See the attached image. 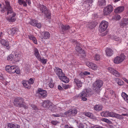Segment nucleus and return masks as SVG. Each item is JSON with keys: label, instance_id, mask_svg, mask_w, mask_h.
Masks as SVG:
<instances>
[{"label": "nucleus", "instance_id": "obj_1", "mask_svg": "<svg viewBox=\"0 0 128 128\" xmlns=\"http://www.w3.org/2000/svg\"><path fill=\"white\" fill-rule=\"evenodd\" d=\"M14 105L16 106L23 107L25 109L28 108L27 105L24 104V99L20 97L16 98L14 100Z\"/></svg>", "mask_w": 128, "mask_h": 128}, {"label": "nucleus", "instance_id": "obj_2", "mask_svg": "<svg viewBox=\"0 0 128 128\" xmlns=\"http://www.w3.org/2000/svg\"><path fill=\"white\" fill-rule=\"evenodd\" d=\"M102 116L105 117H113L119 119H123L124 118L121 115H120L118 114H116L112 112L106 111L102 112L101 114Z\"/></svg>", "mask_w": 128, "mask_h": 128}, {"label": "nucleus", "instance_id": "obj_3", "mask_svg": "<svg viewBox=\"0 0 128 128\" xmlns=\"http://www.w3.org/2000/svg\"><path fill=\"white\" fill-rule=\"evenodd\" d=\"M103 81L100 80H96L93 84V88L94 91L96 92H100V88L103 86Z\"/></svg>", "mask_w": 128, "mask_h": 128}, {"label": "nucleus", "instance_id": "obj_4", "mask_svg": "<svg viewBox=\"0 0 128 128\" xmlns=\"http://www.w3.org/2000/svg\"><path fill=\"white\" fill-rule=\"evenodd\" d=\"M38 7L41 11L42 13L44 14L46 18L48 19L50 18L51 13L45 6L40 4Z\"/></svg>", "mask_w": 128, "mask_h": 128}, {"label": "nucleus", "instance_id": "obj_5", "mask_svg": "<svg viewBox=\"0 0 128 128\" xmlns=\"http://www.w3.org/2000/svg\"><path fill=\"white\" fill-rule=\"evenodd\" d=\"M91 92L90 90L85 89L80 93L78 95V97L82 98V100L83 101H86L87 99L86 97H88L90 95Z\"/></svg>", "mask_w": 128, "mask_h": 128}, {"label": "nucleus", "instance_id": "obj_6", "mask_svg": "<svg viewBox=\"0 0 128 128\" xmlns=\"http://www.w3.org/2000/svg\"><path fill=\"white\" fill-rule=\"evenodd\" d=\"M7 14L9 16L6 18V20L9 22H13L16 20V14L14 12L13 10L7 12Z\"/></svg>", "mask_w": 128, "mask_h": 128}, {"label": "nucleus", "instance_id": "obj_7", "mask_svg": "<svg viewBox=\"0 0 128 128\" xmlns=\"http://www.w3.org/2000/svg\"><path fill=\"white\" fill-rule=\"evenodd\" d=\"M36 94L40 98H44L46 97L48 93L46 90L39 88L36 92Z\"/></svg>", "mask_w": 128, "mask_h": 128}, {"label": "nucleus", "instance_id": "obj_8", "mask_svg": "<svg viewBox=\"0 0 128 128\" xmlns=\"http://www.w3.org/2000/svg\"><path fill=\"white\" fill-rule=\"evenodd\" d=\"M42 106L45 108H49L52 110V108L55 107L54 105L49 100H44L42 104Z\"/></svg>", "mask_w": 128, "mask_h": 128}, {"label": "nucleus", "instance_id": "obj_9", "mask_svg": "<svg viewBox=\"0 0 128 128\" xmlns=\"http://www.w3.org/2000/svg\"><path fill=\"white\" fill-rule=\"evenodd\" d=\"M125 56L124 54H121L120 56L115 58L114 60V63L116 64H119L122 62L125 59Z\"/></svg>", "mask_w": 128, "mask_h": 128}, {"label": "nucleus", "instance_id": "obj_10", "mask_svg": "<svg viewBox=\"0 0 128 128\" xmlns=\"http://www.w3.org/2000/svg\"><path fill=\"white\" fill-rule=\"evenodd\" d=\"M113 10V7L110 5L107 6L104 8L103 10V13L104 15H109L112 12Z\"/></svg>", "mask_w": 128, "mask_h": 128}, {"label": "nucleus", "instance_id": "obj_11", "mask_svg": "<svg viewBox=\"0 0 128 128\" xmlns=\"http://www.w3.org/2000/svg\"><path fill=\"white\" fill-rule=\"evenodd\" d=\"M74 42L77 43L75 50L78 53L80 54L82 56H86L85 54V52L84 50H83L82 48H80V44L78 43V42H77V41L76 40H74Z\"/></svg>", "mask_w": 128, "mask_h": 128}, {"label": "nucleus", "instance_id": "obj_12", "mask_svg": "<svg viewBox=\"0 0 128 128\" xmlns=\"http://www.w3.org/2000/svg\"><path fill=\"white\" fill-rule=\"evenodd\" d=\"M108 26V22H107L103 20L102 21L100 25L101 32H103L105 31L107 29Z\"/></svg>", "mask_w": 128, "mask_h": 128}, {"label": "nucleus", "instance_id": "obj_13", "mask_svg": "<svg viewBox=\"0 0 128 128\" xmlns=\"http://www.w3.org/2000/svg\"><path fill=\"white\" fill-rule=\"evenodd\" d=\"M54 70V72L59 78L62 76L64 75V74L62 70L58 67H55Z\"/></svg>", "mask_w": 128, "mask_h": 128}, {"label": "nucleus", "instance_id": "obj_14", "mask_svg": "<svg viewBox=\"0 0 128 128\" xmlns=\"http://www.w3.org/2000/svg\"><path fill=\"white\" fill-rule=\"evenodd\" d=\"M18 2L20 5H22L24 7L27 6V4L29 6L31 4L30 0H18Z\"/></svg>", "mask_w": 128, "mask_h": 128}, {"label": "nucleus", "instance_id": "obj_15", "mask_svg": "<svg viewBox=\"0 0 128 128\" xmlns=\"http://www.w3.org/2000/svg\"><path fill=\"white\" fill-rule=\"evenodd\" d=\"M77 110L75 108L70 109L67 112H66L67 115L69 116H74L77 113Z\"/></svg>", "mask_w": 128, "mask_h": 128}, {"label": "nucleus", "instance_id": "obj_16", "mask_svg": "<svg viewBox=\"0 0 128 128\" xmlns=\"http://www.w3.org/2000/svg\"><path fill=\"white\" fill-rule=\"evenodd\" d=\"M108 70L110 72L113 74L116 77H119L121 76L120 73L112 68H108Z\"/></svg>", "mask_w": 128, "mask_h": 128}, {"label": "nucleus", "instance_id": "obj_17", "mask_svg": "<svg viewBox=\"0 0 128 128\" xmlns=\"http://www.w3.org/2000/svg\"><path fill=\"white\" fill-rule=\"evenodd\" d=\"M40 37L42 39L46 40L48 39L50 37L49 32L46 31L40 33Z\"/></svg>", "mask_w": 128, "mask_h": 128}, {"label": "nucleus", "instance_id": "obj_18", "mask_svg": "<svg viewBox=\"0 0 128 128\" xmlns=\"http://www.w3.org/2000/svg\"><path fill=\"white\" fill-rule=\"evenodd\" d=\"M61 29L60 30L62 34H64V32H66L67 30H68L71 28L70 26L68 25H64L62 24H60Z\"/></svg>", "mask_w": 128, "mask_h": 128}, {"label": "nucleus", "instance_id": "obj_19", "mask_svg": "<svg viewBox=\"0 0 128 128\" xmlns=\"http://www.w3.org/2000/svg\"><path fill=\"white\" fill-rule=\"evenodd\" d=\"M14 66H11L10 65L6 66L5 67L6 70L10 73H14L15 69Z\"/></svg>", "mask_w": 128, "mask_h": 128}, {"label": "nucleus", "instance_id": "obj_20", "mask_svg": "<svg viewBox=\"0 0 128 128\" xmlns=\"http://www.w3.org/2000/svg\"><path fill=\"white\" fill-rule=\"evenodd\" d=\"M86 64L87 66L92 70H96L97 69V66L96 65L92 62H87Z\"/></svg>", "mask_w": 128, "mask_h": 128}, {"label": "nucleus", "instance_id": "obj_21", "mask_svg": "<svg viewBox=\"0 0 128 128\" xmlns=\"http://www.w3.org/2000/svg\"><path fill=\"white\" fill-rule=\"evenodd\" d=\"M0 42L2 45L5 46H6V48L8 50H9L10 47L9 46V42L8 41L4 40L1 39L0 40Z\"/></svg>", "mask_w": 128, "mask_h": 128}, {"label": "nucleus", "instance_id": "obj_22", "mask_svg": "<svg viewBox=\"0 0 128 128\" xmlns=\"http://www.w3.org/2000/svg\"><path fill=\"white\" fill-rule=\"evenodd\" d=\"M12 53L14 59H16L15 61L18 60L21 56V53L20 52H15Z\"/></svg>", "mask_w": 128, "mask_h": 128}, {"label": "nucleus", "instance_id": "obj_23", "mask_svg": "<svg viewBox=\"0 0 128 128\" xmlns=\"http://www.w3.org/2000/svg\"><path fill=\"white\" fill-rule=\"evenodd\" d=\"M18 30L17 28H12L11 29L9 30L8 31V33L9 34L13 35L16 34L18 32Z\"/></svg>", "mask_w": 128, "mask_h": 128}, {"label": "nucleus", "instance_id": "obj_24", "mask_svg": "<svg viewBox=\"0 0 128 128\" xmlns=\"http://www.w3.org/2000/svg\"><path fill=\"white\" fill-rule=\"evenodd\" d=\"M120 24L121 26L123 27H125L128 24V18H124L122 19Z\"/></svg>", "mask_w": 128, "mask_h": 128}, {"label": "nucleus", "instance_id": "obj_25", "mask_svg": "<svg viewBox=\"0 0 128 128\" xmlns=\"http://www.w3.org/2000/svg\"><path fill=\"white\" fill-rule=\"evenodd\" d=\"M74 82L78 88H80L82 86V83L80 80L77 78H75L74 79Z\"/></svg>", "mask_w": 128, "mask_h": 128}, {"label": "nucleus", "instance_id": "obj_26", "mask_svg": "<svg viewBox=\"0 0 128 128\" xmlns=\"http://www.w3.org/2000/svg\"><path fill=\"white\" fill-rule=\"evenodd\" d=\"M59 78L61 80L66 83H67L69 82V80L68 78L65 76V74Z\"/></svg>", "mask_w": 128, "mask_h": 128}, {"label": "nucleus", "instance_id": "obj_27", "mask_svg": "<svg viewBox=\"0 0 128 128\" xmlns=\"http://www.w3.org/2000/svg\"><path fill=\"white\" fill-rule=\"evenodd\" d=\"M28 37L29 39L32 40L35 44H38L37 39L34 35H30L28 36Z\"/></svg>", "mask_w": 128, "mask_h": 128}, {"label": "nucleus", "instance_id": "obj_28", "mask_svg": "<svg viewBox=\"0 0 128 128\" xmlns=\"http://www.w3.org/2000/svg\"><path fill=\"white\" fill-rule=\"evenodd\" d=\"M124 9V7L120 6L115 9L114 12L116 14L120 13L123 11Z\"/></svg>", "mask_w": 128, "mask_h": 128}, {"label": "nucleus", "instance_id": "obj_29", "mask_svg": "<svg viewBox=\"0 0 128 128\" xmlns=\"http://www.w3.org/2000/svg\"><path fill=\"white\" fill-rule=\"evenodd\" d=\"M5 2L6 4V8L8 12L13 10L12 8L10 5V2L8 1H5Z\"/></svg>", "mask_w": 128, "mask_h": 128}, {"label": "nucleus", "instance_id": "obj_30", "mask_svg": "<svg viewBox=\"0 0 128 128\" xmlns=\"http://www.w3.org/2000/svg\"><path fill=\"white\" fill-rule=\"evenodd\" d=\"M8 126L10 128H20V126L16 124H13L12 123H8Z\"/></svg>", "mask_w": 128, "mask_h": 128}, {"label": "nucleus", "instance_id": "obj_31", "mask_svg": "<svg viewBox=\"0 0 128 128\" xmlns=\"http://www.w3.org/2000/svg\"><path fill=\"white\" fill-rule=\"evenodd\" d=\"M106 54L108 56H110L113 54L112 50L110 48H107L106 50Z\"/></svg>", "mask_w": 128, "mask_h": 128}, {"label": "nucleus", "instance_id": "obj_32", "mask_svg": "<svg viewBox=\"0 0 128 128\" xmlns=\"http://www.w3.org/2000/svg\"><path fill=\"white\" fill-rule=\"evenodd\" d=\"M103 108L102 105L100 104H96L94 106V109L96 111L101 110Z\"/></svg>", "mask_w": 128, "mask_h": 128}, {"label": "nucleus", "instance_id": "obj_33", "mask_svg": "<svg viewBox=\"0 0 128 128\" xmlns=\"http://www.w3.org/2000/svg\"><path fill=\"white\" fill-rule=\"evenodd\" d=\"M22 83L23 85L26 88L30 89L31 87V85H30L28 82L27 80H24L22 81Z\"/></svg>", "mask_w": 128, "mask_h": 128}, {"label": "nucleus", "instance_id": "obj_34", "mask_svg": "<svg viewBox=\"0 0 128 128\" xmlns=\"http://www.w3.org/2000/svg\"><path fill=\"white\" fill-rule=\"evenodd\" d=\"M34 54L35 56L37 59H39V58L40 57L39 54L38 50L36 48H35L34 49Z\"/></svg>", "mask_w": 128, "mask_h": 128}, {"label": "nucleus", "instance_id": "obj_35", "mask_svg": "<svg viewBox=\"0 0 128 128\" xmlns=\"http://www.w3.org/2000/svg\"><path fill=\"white\" fill-rule=\"evenodd\" d=\"M121 96L124 100L128 103V96L124 92H122Z\"/></svg>", "mask_w": 128, "mask_h": 128}, {"label": "nucleus", "instance_id": "obj_36", "mask_svg": "<svg viewBox=\"0 0 128 128\" xmlns=\"http://www.w3.org/2000/svg\"><path fill=\"white\" fill-rule=\"evenodd\" d=\"M98 4L100 6H105L106 4L105 0H99Z\"/></svg>", "mask_w": 128, "mask_h": 128}, {"label": "nucleus", "instance_id": "obj_37", "mask_svg": "<svg viewBox=\"0 0 128 128\" xmlns=\"http://www.w3.org/2000/svg\"><path fill=\"white\" fill-rule=\"evenodd\" d=\"M115 81L119 85L122 86L124 84V82L120 79L117 78L115 79Z\"/></svg>", "mask_w": 128, "mask_h": 128}, {"label": "nucleus", "instance_id": "obj_38", "mask_svg": "<svg viewBox=\"0 0 128 128\" xmlns=\"http://www.w3.org/2000/svg\"><path fill=\"white\" fill-rule=\"evenodd\" d=\"M37 22V20H36L34 19L31 20L30 22V25L33 26H36L37 25L36 24Z\"/></svg>", "mask_w": 128, "mask_h": 128}, {"label": "nucleus", "instance_id": "obj_39", "mask_svg": "<svg viewBox=\"0 0 128 128\" xmlns=\"http://www.w3.org/2000/svg\"><path fill=\"white\" fill-rule=\"evenodd\" d=\"M38 60L40 61L44 64H46L48 61L47 59H44V58H41V57L39 58V59Z\"/></svg>", "mask_w": 128, "mask_h": 128}, {"label": "nucleus", "instance_id": "obj_40", "mask_svg": "<svg viewBox=\"0 0 128 128\" xmlns=\"http://www.w3.org/2000/svg\"><path fill=\"white\" fill-rule=\"evenodd\" d=\"M121 17L120 15L118 14H116L112 17V19L115 20H119L120 19Z\"/></svg>", "mask_w": 128, "mask_h": 128}, {"label": "nucleus", "instance_id": "obj_41", "mask_svg": "<svg viewBox=\"0 0 128 128\" xmlns=\"http://www.w3.org/2000/svg\"><path fill=\"white\" fill-rule=\"evenodd\" d=\"M12 60H14L16 61V59H14L12 53L10 54L7 57V60L9 61H12Z\"/></svg>", "mask_w": 128, "mask_h": 128}, {"label": "nucleus", "instance_id": "obj_42", "mask_svg": "<svg viewBox=\"0 0 128 128\" xmlns=\"http://www.w3.org/2000/svg\"><path fill=\"white\" fill-rule=\"evenodd\" d=\"M101 120L102 121V122H106L108 124H112V122L110 121V120H109L108 119L103 118H102L101 119Z\"/></svg>", "mask_w": 128, "mask_h": 128}, {"label": "nucleus", "instance_id": "obj_43", "mask_svg": "<svg viewBox=\"0 0 128 128\" xmlns=\"http://www.w3.org/2000/svg\"><path fill=\"white\" fill-rule=\"evenodd\" d=\"M114 39L116 41L118 42V43H120L122 41V38L118 36H115Z\"/></svg>", "mask_w": 128, "mask_h": 128}, {"label": "nucleus", "instance_id": "obj_44", "mask_svg": "<svg viewBox=\"0 0 128 128\" xmlns=\"http://www.w3.org/2000/svg\"><path fill=\"white\" fill-rule=\"evenodd\" d=\"M100 56L99 54H96L94 56V60L96 61H98L100 60Z\"/></svg>", "mask_w": 128, "mask_h": 128}, {"label": "nucleus", "instance_id": "obj_45", "mask_svg": "<svg viewBox=\"0 0 128 128\" xmlns=\"http://www.w3.org/2000/svg\"><path fill=\"white\" fill-rule=\"evenodd\" d=\"M14 69H15L14 73L16 72V74H19L20 73V70L16 66H14Z\"/></svg>", "mask_w": 128, "mask_h": 128}, {"label": "nucleus", "instance_id": "obj_46", "mask_svg": "<svg viewBox=\"0 0 128 128\" xmlns=\"http://www.w3.org/2000/svg\"><path fill=\"white\" fill-rule=\"evenodd\" d=\"M28 81L30 85H31V84H32L34 83V80L32 78H31Z\"/></svg>", "mask_w": 128, "mask_h": 128}, {"label": "nucleus", "instance_id": "obj_47", "mask_svg": "<svg viewBox=\"0 0 128 128\" xmlns=\"http://www.w3.org/2000/svg\"><path fill=\"white\" fill-rule=\"evenodd\" d=\"M7 11V12H8V10L6 8L5 6H4L2 8L1 10V12L4 13L5 11Z\"/></svg>", "mask_w": 128, "mask_h": 128}, {"label": "nucleus", "instance_id": "obj_48", "mask_svg": "<svg viewBox=\"0 0 128 128\" xmlns=\"http://www.w3.org/2000/svg\"><path fill=\"white\" fill-rule=\"evenodd\" d=\"M92 0H86L85 3L88 4L89 6H90V4L92 2Z\"/></svg>", "mask_w": 128, "mask_h": 128}, {"label": "nucleus", "instance_id": "obj_49", "mask_svg": "<svg viewBox=\"0 0 128 128\" xmlns=\"http://www.w3.org/2000/svg\"><path fill=\"white\" fill-rule=\"evenodd\" d=\"M63 87L64 89H66L68 88H70L71 87V86L70 85H69L68 84H65V85H64Z\"/></svg>", "mask_w": 128, "mask_h": 128}, {"label": "nucleus", "instance_id": "obj_50", "mask_svg": "<svg viewBox=\"0 0 128 128\" xmlns=\"http://www.w3.org/2000/svg\"><path fill=\"white\" fill-rule=\"evenodd\" d=\"M85 115L86 116L89 117H91L92 115V114L89 112H86L85 113Z\"/></svg>", "mask_w": 128, "mask_h": 128}, {"label": "nucleus", "instance_id": "obj_51", "mask_svg": "<svg viewBox=\"0 0 128 128\" xmlns=\"http://www.w3.org/2000/svg\"><path fill=\"white\" fill-rule=\"evenodd\" d=\"M36 26L38 28H40L42 27L41 24L40 23H36Z\"/></svg>", "mask_w": 128, "mask_h": 128}, {"label": "nucleus", "instance_id": "obj_52", "mask_svg": "<svg viewBox=\"0 0 128 128\" xmlns=\"http://www.w3.org/2000/svg\"><path fill=\"white\" fill-rule=\"evenodd\" d=\"M52 116H54V117H60V115L59 114H52Z\"/></svg>", "mask_w": 128, "mask_h": 128}, {"label": "nucleus", "instance_id": "obj_53", "mask_svg": "<svg viewBox=\"0 0 128 128\" xmlns=\"http://www.w3.org/2000/svg\"><path fill=\"white\" fill-rule=\"evenodd\" d=\"M57 121L52 120L51 121V123L54 125H56L58 123Z\"/></svg>", "mask_w": 128, "mask_h": 128}, {"label": "nucleus", "instance_id": "obj_54", "mask_svg": "<svg viewBox=\"0 0 128 128\" xmlns=\"http://www.w3.org/2000/svg\"><path fill=\"white\" fill-rule=\"evenodd\" d=\"M83 74L84 75H87L90 74V73L89 72L85 71L83 72Z\"/></svg>", "mask_w": 128, "mask_h": 128}, {"label": "nucleus", "instance_id": "obj_55", "mask_svg": "<svg viewBox=\"0 0 128 128\" xmlns=\"http://www.w3.org/2000/svg\"><path fill=\"white\" fill-rule=\"evenodd\" d=\"M48 85L51 88H53L54 86V84L52 83H51V82Z\"/></svg>", "mask_w": 128, "mask_h": 128}, {"label": "nucleus", "instance_id": "obj_56", "mask_svg": "<svg viewBox=\"0 0 128 128\" xmlns=\"http://www.w3.org/2000/svg\"><path fill=\"white\" fill-rule=\"evenodd\" d=\"M32 106L34 110H36L38 109L37 107L34 105H32Z\"/></svg>", "mask_w": 128, "mask_h": 128}, {"label": "nucleus", "instance_id": "obj_57", "mask_svg": "<svg viewBox=\"0 0 128 128\" xmlns=\"http://www.w3.org/2000/svg\"><path fill=\"white\" fill-rule=\"evenodd\" d=\"M78 128H84V126L82 124L80 123L78 126Z\"/></svg>", "mask_w": 128, "mask_h": 128}, {"label": "nucleus", "instance_id": "obj_58", "mask_svg": "<svg viewBox=\"0 0 128 128\" xmlns=\"http://www.w3.org/2000/svg\"><path fill=\"white\" fill-rule=\"evenodd\" d=\"M122 79L128 84V80L124 77L122 78Z\"/></svg>", "mask_w": 128, "mask_h": 128}, {"label": "nucleus", "instance_id": "obj_59", "mask_svg": "<svg viewBox=\"0 0 128 128\" xmlns=\"http://www.w3.org/2000/svg\"><path fill=\"white\" fill-rule=\"evenodd\" d=\"M110 93L111 94V95H112L113 94L114 92L112 90H109Z\"/></svg>", "mask_w": 128, "mask_h": 128}, {"label": "nucleus", "instance_id": "obj_60", "mask_svg": "<svg viewBox=\"0 0 128 128\" xmlns=\"http://www.w3.org/2000/svg\"><path fill=\"white\" fill-rule=\"evenodd\" d=\"M121 115L122 116V117L123 118V117L122 116H128V114H122L121 115Z\"/></svg>", "mask_w": 128, "mask_h": 128}, {"label": "nucleus", "instance_id": "obj_61", "mask_svg": "<svg viewBox=\"0 0 128 128\" xmlns=\"http://www.w3.org/2000/svg\"><path fill=\"white\" fill-rule=\"evenodd\" d=\"M58 88L59 90H62V87L60 86L59 85L58 86Z\"/></svg>", "mask_w": 128, "mask_h": 128}, {"label": "nucleus", "instance_id": "obj_62", "mask_svg": "<svg viewBox=\"0 0 128 128\" xmlns=\"http://www.w3.org/2000/svg\"><path fill=\"white\" fill-rule=\"evenodd\" d=\"M2 32H1L0 33V38H1L2 37Z\"/></svg>", "mask_w": 128, "mask_h": 128}, {"label": "nucleus", "instance_id": "obj_63", "mask_svg": "<svg viewBox=\"0 0 128 128\" xmlns=\"http://www.w3.org/2000/svg\"><path fill=\"white\" fill-rule=\"evenodd\" d=\"M94 128H103L102 126H98Z\"/></svg>", "mask_w": 128, "mask_h": 128}, {"label": "nucleus", "instance_id": "obj_64", "mask_svg": "<svg viewBox=\"0 0 128 128\" xmlns=\"http://www.w3.org/2000/svg\"><path fill=\"white\" fill-rule=\"evenodd\" d=\"M94 25H93V26H92V27L89 26V28L91 29H92V28H93L94 27Z\"/></svg>", "mask_w": 128, "mask_h": 128}]
</instances>
